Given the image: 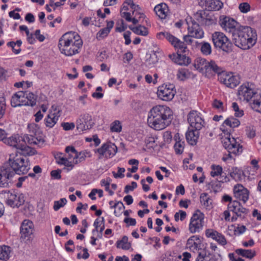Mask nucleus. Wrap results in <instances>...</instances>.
Masks as SVG:
<instances>
[{"label":"nucleus","mask_w":261,"mask_h":261,"mask_svg":"<svg viewBox=\"0 0 261 261\" xmlns=\"http://www.w3.org/2000/svg\"><path fill=\"white\" fill-rule=\"evenodd\" d=\"M173 119L172 110L167 106L158 105L149 112L147 123L155 130H162L168 126Z\"/></svg>","instance_id":"1"},{"label":"nucleus","mask_w":261,"mask_h":261,"mask_svg":"<svg viewBox=\"0 0 261 261\" xmlns=\"http://www.w3.org/2000/svg\"><path fill=\"white\" fill-rule=\"evenodd\" d=\"M83 45V41L79 35L74 32L64 34L59 39L58 46L62 54L72 56L79 53Z\"/></svg>","instance_id":"2"},{"label":"nucleus","mask_w":261,"mask_h":261,"mask_svg":"<svg viewBox=\"0 0 261 261\" xmlns=\"http://www.w3.org/2000/svg\"><path fill=\"white\" fill-rule=\"evenodd\" d=\"M232 38L236 46L247 49L255 44L257 35L251 27H240L232 34Z\"/></svg>","instance_id":"3"},{"label":"nucleus","mask_w":261,"mask_h":261,"mask_svg":"<svg viewBox=\"0 0 261 261\" xmlns=\"http://www.w3.org/2000/svg\"><path fill=\"white\" fill-rule=\"evenodd\" d=\"M35 140L39 142L42 141L41 138H34L29 136H20L18 134H14L12 136L7 138L4 140V143L11 146L15 147L18 149L24 151L28 155H32L35 154V150L27 145H32V144L36 143Z\"/></svg>","instance_id":"4"},{"label":"nucleus","mask_w":261,"mask_h":261,"mask_svg":"<svg viewBox=\"0 0 261 261\" xmlns=\"http://www.w3.org/2000/svg\"><path fill=\"white\" fill-rule=\"evenodd\" d=\"M14 175L24 174L28 173L30 169V163L29 159L26 156L16 155L13 159L9 160V163Z\"/></svg>","instance_id":"5"},{"label":"nucleus","mask_w":261,"mask_h":261,"mask_svg":"<svg viewBox=\"0 0 261 261\" xmlns=\"http://www.w3.org/2000/svg\"><path fill=\"white\" fill-rule=\"evenodd\" d=\"M222 143L224 147L227 150L228 154L222 158L224 161H227L229 158H232L231 154H238L242 152V147L240 144L237 142L236 139L233 137H230V134L224 138H222Z\"/></svg>","instance_id":"6"},{"label":"nucleus","mask_w":261,"mask_h":261,"mask_svg":"<svg viewBox=\"0 0 261 261\" xmlns=\"http://www.w3.org/2000/svg\"><path fill=\"white\" fill-rule=\"evenodd\" d=\"M212 39L215 48L226 53L232 50L233 44L224 33L215 32L212 35Z\"/></svg>","instance_id":"7"},{"label":"nucleus","mask_w":261,"mask_h":261,"mask_svg":"<svg viewBox=\"0 0 261 261\" xmlns=\"http://www.w3.org/2000/svg\"><path fill=\"white\" fill-rule=\"evenodd\" d=\"M157 37L161 39L166 38L177 50V53H185L188 51L187 46L185 42L180 41L168 32H160L157 34Z\"/></svg>","instance_id":"8"},{"label":"nucleus","mask_w":261,"mask_h":261,"mask_svg":"<svg viewBox=\"0 0 261 261\" xmlns=\"http://www.w3.org/2000/svg\"><path fill=\"white\" fill-rule=\"evenodd\" d=\"M14 176V171H12L9 164L0 167V187H9Z\"/></svg>","instance_id":"9"},{"label":"nucleus","mask_w":261,"mask_h":261,"mask_svg":"<svg viewBox=\"0 0 261 261\" xmlns=\"http://www.w3.org/2000/svg\"><path fill=\"white\" fill-rule=\"evenodd\" d=\"M175 93L174 85L170 83L159 86L157 92L158 97L164 101L172 100Z\"/></svg>","instance_id":"10"},{"label":"nucleus","mask_w":261,"mask_h":261,"mask_svg":"<svg viewBox=\"0 0 261 261\" xmlns=\"http://www.w3.org/2000/svg\"><path fill=\"white\" fill-rule=\"evenodd\" d=\"M1 195L4 196V198H7L6 203L13 207H18L23 204L25 201L24 197L22 194L16 195V194L10 193L9 191L7 192L5 191L2 192Z\"/></svg>","instance_id":"11"},{"label":"nucleus","mask_w":261,"mask_h":261,"mask_svg":"<svg viewBox=\"0 0 261 261\" xmlns=\"http://www.w3.org/2000/svg\"><path fill=\"white\" fill-rule=\"evenodd\" d=\"M203 219L204 215L199 211L193 215L189 225V230L191 233L200 231L203 225Z\"/></svg>","instance_id":"12"},{"label":"nucleus","mask_w":261,"mask_h":261,"mask_svg":"<svg viewBox=\"0 0 261 261\" xmlns=\"http://www.w3.org/2000/svg\"><path fill=\"white\" fill-rule=\"evenodd\" d=\"M219 23L223 30L231 34L238 28L239 24L237 21L225 15L220 16Z\"/></svg>","instance_id":"13"},{"label":"nucleus","mask_w":261,"mask_h":261,"mask_svg":"<svg viewBox=\"0 0 261 261\" xmlns=\"http://www.w3.org/2000/svg\"><path fill=\"white\" fill-rule=\"evenodd\" d=\"M186 20L188 25L189 33L195 38H202L204 36V32L200 27L199 24L192 17L187 18Z\"/></svg>","instance_id":"14"},{"label":"nucleus","mask_w":261,"mask_h":261,"mask_svg":"<svg viewBox=\"0 0 261 261\" xmlns=\"http://www.w3.org/2000/svg\"><path fill=\"white\" fill-rule=\"evenodd\" d=\"M76 128L80 132L92 128L94 123L92 121V116L88 114L85 113L81 115L79 118L76 120Z\"/></svg>","instance_id":"15"},{"label":"nucleus","mask_w":261,"mask_h":261,"mask_svg":"<svg viewBox=\"0 0 261 261\" xmlns=\"http://www.w3.org/2000/svg\"><path fill=\"white\" fill-rule=\"evenodd\" d=\"M188 121L191 127L200 130L204 124V120L201 118L200 114L196 111H191L188 115Z\"/></svg>","instance_id":"16"},{"label":"nucleus","mask_w":261,"mask_h":261,"mask_svg":"<svg viewBox=\"0 0 261 261\" xmlns=\"http://www.w3.org/2000/svg\"><path fill=\"white\" fill-rule=\"evenodd\" d=\"M219 80L226 87L230 88L236 87L240 83L239 77L232 73H222L219 75Z\"/></svg>","instance_id":"17"},{"label":"nucleus","mask_w":261,"mask_h":261,"mask_svg":"<svg viewBox=\"0 0 261 261\" xmlns=\"http://www.w3.org/2000/svg\"><path fill=\"white\" fill-rule=\"evenodd\" d=\"M117 151V146L110 142L103 144L101 147L97 149V152L100 155L99 158L104 156L107 158H111L114 156Z\"/></svg>","instance_id":"18"},{"label":"nucleus","mask_w":261,"mask_h":261,"mask_svg":"<svg viewBox=\"0 0 261 261\" xmlns=\"http://www.w3.org/2000/svg\"><path fill=\"white\" fill-rule=\"evenodd\" d=\"M257 93L249 86V83L241 86L238 90L239 98L240 100L249 101Z\"/></svg>","instance_id":"19"},{"label":"nucleus","mask_w":261,"mask_h":261,"mask_svg":"<svg viewBox=\"0 0 261 261\" xmlns=\"http://www.w3.org/2000/svg\"><path fill=\"white\" fill-rule=\"evenodd\" d=\"M228 210L233 212L237 216L242 218H245L248 212V210L243 207L240 202L236 200L228 204Z\"/></svg>","instance_id":"20"},{"label":"nucleus","mask_w":261,"mask_h":261,"mask_svg":"<svg viewBox=\"0 0 261 261\" xmlns=\"http://www.w3.org/2000/svg\"><path fill=\"white\" fill-rule=\"evenodd\" d=\"M28 128L29 130L30 134L25 135V136H29V137L39 139V138L42 139V141L39 142L38 140H35L36 143L32 144V145L43 144L44 142V140L42 135L41 130L39 126L35 123H32L28 125Z\"/></svg>","instance_id":"21"},{"label":"nucleus","mask_w":261,"mask_h":261,"mask_svg":"<svg viewBox=\"0 0 261 261\" xmlns=\"http://www.w3.org/2000/svg\"><path fill=\"white\" fill-rule=\"evenodd\" d=\"M34 230L33 223L29 220H24L21 223L20 228V233L21 238L25 239L27 238H29L33 234Z\"/></svg>","instance_id":"22"},{"label":"nucleus","mask_w":261,"mask_h":261,"mask_svg":"<svg viewBox=\"0 0 261 261\" xmlns=\"http://www.w3.org/2000/svg\"><path fill=\"white\" fill-rule=\"evenodd\" d=\"M233 193L234 196L244 203H246L248 199L249 191L241 184H237L234 187Z\"/></svg>","instance_id":"23"},{"label":"nucleus","mask_w":261,"mask_h":261,"mask_svg":"<svg viewBox=\"0 0 261 261\" xmlns=\"http://www.w3.org/2000/svg\"><path fill=\"white\" fill-rule=\"evenodd\" d=\"M25 96V94L23 91H18L15 93L11 98V106L13 107L26 106Z\"/></svg>","instance_id":"24"},{"label":"nucleus","mask_w":261,"mask_h":261,"mask_svg":"<svg viewBox=\"0 0 261 261\" xmlns=\"http://www.w3.org/2000/svg\"><path fill=\"white\" fill-rule=\"evenodd\" d=\"M169 57L174 63L180 65H188L191 62L190 58L179 53L169 55Z\"/></svg>","instance_id":"25"},{"label":"nucleus","mask_w":261,"mask_h":261,"mask_svg":"<svg viewBox=\"0 0 261 261\" xmlns=\"http://www.w3.org/2000/svg\"><path fill=\"white\" fill-rule=\"evenodd\" d=\"M221 72V68L218 66L215 61L212 60L210 62L207 61L205 71L204 72L205 74V76L213 75L214 73L220 74L222 73Z\"/></svg>","instance_id":"26"},{"label":"nucleus","mask_w":261,"mask_h":261,"mask_svg":"<svg viewBox=\"0 0 261 261\" xmlns=\"http://www.w3.org/2000/svg\"><path fill=\"white\" fill-rule=\"evenodd\" d=\"M201 1L204 2L205 9L208 11L219 10L223 5L220 0H201Z\"/></svg>","instance_id":"27"},{"label":"nucleus","mask_w":261,"mask_h":261,"mask_svg":"<svg viewBox=\"0 0 261 261\" xmlns=\"http://www.w3.org/2000/svg\"><path fill=\"white\" fill-rule=\"evenodd\" d=\"M65 151L66 153L71 152L74 154V160L73 161V164H77L81 163L85 160L86 157V154L82 152H78L73 146H67L65 148Z\"/></svg>","instance_id":"28"},{"label":"nucleus","mask_w":261,"mask_h":261,"mask_svg":"<svg viewBox=\"0 0 261 261\" xmlns=\"http://www.w3.org/2000/svg\"><path fill=\"white\" fill-rule=\"evenodd\" d=\"M154 11L156 15L162 19L166 18L169 13V10L166 4L161 3L155 6Z\"/></svg>","instance_id":"29"},{"label":"nucleus","mask_w":261,"mask_h":261,"mask_svg":"<svg viewBox=\"0 0 261 261\" xmlns=\"http://www.w3.org/2000/svg\"><path fill=\"white\" fill-rule=\"evenodd\" d=\"M199 130L193 129H190L187 131L186 134V138L187 142L191 145H195L196 144L198 139L199 138Z\"/></svg>","instance_id":"30"},{"label":"nucleus","mask_w":261,"mask_h":261,"mask_svg":"<svg viewBox=\"0 0 261 261\" xmlns=\"http://www.w3.org/2000/svg\"><path fill=\"white\" fill-rule=\"evenodd\" d=\"M114 21H110L107 22V27L101 29L96 35L97 39L100 40L108 36L110 33L111 29L113 28L114 25Z\"/></svg>","instance_id":"31"},{"label":"nucleus","mask_w":261,"mask_h":261,"mask_svg":"<svg viewBox=\"0 0 261 261\" xmlns=\"http://www.w3.org/2000/svg\"><path fill=\"white\" fill-rule=\"evenodd\" d=\"M235 252L239 255L249 259H252L256 254L255 251L251 249H237Z\"/></svg>","instance_id":"32"},{"label":"nucleus","mask_w":261,"mask_h":261,"mask_svg":"<svg viewBox=\"0 0 261 261\" xmlns=\"http://www.w3.org/2000/svg\"><path fill=\"white\" fill-rule=\"evenodd\" d=\"M195 261H217V260L214 255H211L210 253L207 254L205 251H202L198 252Z\"/></svg>","instance_id":"33"},{"label":"nucleus","mask_w":261,"mask_h":261,"mask_svg":"<svg viewBox=\"0 0 261 261\" xmlns=\"http://www.w3.org/2000/svg\"><path fill=\"white\" fill-rule=\"evenodd\" d=\"M208 12V11L207 10L198 11L194 15V20H196L198 23H200L201 25H203Z\"/></svg>","instance_id":"34"},{"label":"nucleus","mask_w":261,"mask_h":261,"mask_svg":"<svg viewBox=\"0 0 261 261\" xmlns=\"http://www.w3.org/2000/svg\"><path fill=\"white\" fill-rule=\"evenodd\" d=\"M174 138L176 141L174 146L175 151L177 154H181L184 151L185 143L180 140L179 134H176Z\"/></svg>","instance_id":"35"},{"label":"nucleus","mask_w":261,"mask_h":261,"mask_svg":"<svg viewBox=\"0 0 261 261\" xmlns=\"http://www.w3.org/2000/svg\"><path fill=\"white\" fill-rule=\"evenodd\" d=\"M253 98V102L250 104V106L253 110L261 113V95L256 94Z\"/></svg>","instance_id":"36"},{"label":"nucleus","mask_w":261,"mask_h":261,"mask_svg":"<svg viewBox=\"0 0 261 261\" xmlns=\"http://www.w3.org/2000/svg\"><path fill=\"white\" fill-rule=\"evenodd\" d=\"M207 62V61L205 59L198 58L195 60L194 66L196 69L204 73Z\"/></svg>","instance_id":"37"},{"label":"nucleus","mask_w":261,"mask_h":261,"mask_svg":"<svg viewBox=\"0 0 261 261\" xmlns=\"http://www.w3.org/2000/svg\"><path fill=\"white\" fill-rule=\"evenodd\" d=\"M127 236H123L121 240L116 243L117 247L123 250H128L131 247V243L128 242Z\"/></svg>","instance_id":"38"},{"label":"nucleus","mask_w":261,"mask_h":261,"mask_svg":"<svg viewBox=\"0 0 261 261\" xmlns=\"http://www.w3.org/2000/svg\"><path fill=\"white\" fill-rule=\"evenodd\" d=\"M24 92L25 94L24 99H25V102L27 103L26 106H31L32 107L35 106L36 104L37 96L32 92Z\"/></svg>","instance_id":"39"},{"label":"nucleus","mask_w":261,"mask_h":261,"mask_svg":"<svg viewBox=\"0 0 261 261\" xmlns=\"http://www.w3.org/2000/svg\"><path fill=\"white\" fill-rule=\"evenodd\" d=\"M10 247L8 246H0V259L7 261L10 258Z\"/></svg>","instance_id":"40"},{"label":"nucleus","mask_w":261,"mask_h":261,"mask_svg":"<svg viewBox=\"0 0 261 261\" xmlns=\"http://www.w3.org/2000/svg\"><path fill=\"white\" fill-rule=\"evenodd\" d=\"M58 120V117L55 113L48 114L45 119V125L47 127H53L57 123Z\"/></svg>","instance_id":"41"},{"label":"nucleus","mask_w":261,"mask_h":261,"mask_svg":"<svg viewBox=\"0 0 261 261\" xmlns=\"http://www.w3.org/2000/svg\"><path fill=\"white\" fill-rule=\"evenodd\" d=\"M240 124V121L238 119L232 117L227 118L223 122L224 125L228 126L231 128L238 127Z\"/></svg>","instance_id":"42"},{"label":"nucleus","mask_w":261,"mask_h":261,"mask_svg":"<svg viewBox=\"0 0 261 261\" xmlns=\"http://www.w3.org/2000/svg\"><path fill=\"white\" fill-rule=\"evenodd\" d=\"M121 15L122 17L124 18L127 21L132 22L134 24H136L138 23L139 19V16L137 17V13L135 14V16L133 17H131V14L129 12H121Z\"/></svg>","instance_id":"43"},{"label":"nucleus","mask_w":261,"mask_h":261,"mask_svg":"<svg viewBox=\"0 0 261 261\" xmlns=\"http://www.w3.org/2000/svg\"><path fill=\"white\" fill-rule=\"evenodd\" d=\"M21 44L22 41L20 40H18L16 42L13 41L9 42L7 43V45L12 47L14 53L18 54L21 51L20 46Z\"/></svg>","instance_id":"44"},{"label":"nucleus","mask_w":261,"mask_h":261,"mask_svg":"<svg viewBox=\"0 0 261 261\" xmlns=\"http://www.w3.org/2000/svg\"><path fill=\"white\" fill-rule=\"evenodd\" d=\"M217 23V20L212 12H208L203 25H212Z\"/></svg>","instance_id":"45"},{"label":"nucleus","mask_w":261,"mask_h":261,"mask_svg":"<svg viewBox=\"0 0 261 261\" xmlns=\"http://www.w3.org/2000/svg\"><path fill=\"white\" fill-rule=\"evenodd\" d=\"M201 45V53L206 56H208L212 53V47L211 44L206 42H202L200 43Z\"/></svg>","instance_id":"46"},{"label":"nucleus","mask_w":261,"mask_h":261,"mask_svg":"<svg viewBox=\"0 0 261 261\" xmlns=\"http://www.w3.org/2000/svg\"><path fill=\"white\" fill-rule=\"evenodd\" d=\"M200 202L202 205L206 207H210L212 204L211 200L208 197L207 193H202L200 197Z\"/></svg>","instance_id":"47"},{"label":"nucleus","mask_w":261,"mask_h":261,"mask_svg":"<svg viewBox=\"0 0 261 261\" xmlns=\"http://www.w3.org/2000/svg\"><path fill=\"white\" fill-rule=\"evenodd\" d=\"M133 32L136 34L142 36H146L148 34L147 29L141 25L136 27L135 28L133 29Z\"/></svg>","instance_id":"48"},{"label":"nucleus","mask_w":261,"mask_h":261,"mask_svg":"<svg viewBox=\"0 0 261 261\" xmlns=\"http://www.w3.org/2000/svg\"><path fill=\"white\" fill-rule=\"evenodd\" d=\"M242 171L237 167L232 168L230 173V176L236 181L240 180L241 179Z\"/></svg>","instance_id":"49"},{"label":"nucleus","mask_w":261,"mask_h":261,"mask_svg":"<svg viewBox=\"0 0 261 261\" xmlns=\"http://www.w3.org/2000/svg\"><path fill=\"white\" fill-rule=\"evenodd\" d=\"M110 130L112 132L120 133L122 130V125L119 120H115L111 124Z\"/></svg>","instance_id":"50"},{"label":"nucleus","mask_w":261,"mask_h":261,"mask_svg":"<svg viewBox=\"0 0 261 261\" xmlns=\"http://www.w3.org/2000/svg\"><path fill=\"white\" fill-rule=\"evenodd\" d=\"M158 62V59L155 53H153L146 60V64L148 66H151Z\"/></svg>","instance_id":"51"},{"label":"nucleus","mask_w":261,"mask_h":261,"mask_svg":"<svg viewBox=\"0 0 261 261\" xmlns=\"http://www.w3.org/2000/svg\"><path fill=\"white\" fill-rule=\"evenodd\" d=\"M211 168V175L213 177L221 175L222 173V168L219 165H213Z\"/></svg>","instance_id":"52"},{"label":"nucleus","mask_w":261,"mask_h":261,"mask_svg":"<svg viewBox=\"0 0 261 261\" xmlns=\"http://www.w3.org/2000/svg\"><path fill=\"white\" fill-rule=\"evenodd\" d=\"M67 203V200L65 198L60 199L58 201H55L54 204V209L57 211L61 207H63Z\"/></svg>","instance_id":"53"},{"label":"nucleus","mask_w":261,"mask_h":261,"mask_svg":"<svg viewBox=\"0 0 261 261\" xmlns=\"http://www.w3.org/2000/svg\"><path fill=\"white\" fill-rule=\"evenodd\" d=\"M117 207L118 211L115 210L114 211V214L116 216H119L121 213V210L125 208L123 203L121 201H118L114 204L113 206H112V208H116Z\"/></svg>","instance_id":"54"},{"label":"nucleus","mask_w":261,"mask_h":261,"mask_svg":"<svg viewBox=\"0 0 261 261\" xmlns=\"http://www.w3.org/2000/svg\"><path fill=\"white\" fill-rule=\"evenodd\" d=\"M6 107L5 98L4 97L0 96V119L2 118L5 114Z\"/></svg>","instance_id":"55"},{"label":"nucleus","mask_w":261,"mask_h":261,"mask_svg":"<svg viewBox=\"0 0 261 261\" xmlns=\"http://www.w3.org/2000/svg\"><path fill=\"white\" fill-rule=\"evenodd\" d=\"M232 108L235 112V116L238 117H241L244 115V111L239 109V106L237 102H234L232 103Z\"/></svg>","instance_id":"56"},{"label":"nucleus","mask_w":261,"mask_h":261,"mask_svg":"<svg viewBox=\"0 0 261 261\" xmlns=\"http://www.w3.org/2000/svg\"><path fill=\"white\" fill-rule=\"evenodd\" d=\"M177 76L179 80L184 81L188 78L189 75L187 70L185 69H181L178 70Z\"/></svg>","instance_id":"57"},{"label":"nucleus","mask_w":261,"mask_h":261,"mask_svg":"<svg viewBox=\"0 0 261 261\" xmlns=\"http://www.w3.org/2000/svg\"><path fill=\"white\" fill-rule=\"evenodd\" d=\"M125 170L124 168L118 167V172L115 173V172H113V175L115 178H123L124 177V174L123 173L125 172Z\"/></svg>","instance_id":"58"},{"label":"nucleus","mask_w":261,"mask_h":261,"mask_svg":"<svg viewBox=\"0 0 261 261\" xmlns=\"http://www.w3.org/2000/svg\"><path fill=\"white\" fill-rule=\"evenodd\" d=\"M205 234L207 237L212 238L213 239L216 240L217 238V237L219 235L220 233H218L216 231L207 229L206 230Z\"/></svg>","instance_id":"59"},{"label":"nucleus","mask_w":261,"mask_h":261,"mask_svg":"<svg viewBox=\"0 0 261 261\" xmlns=\"http://www.w3.org/2000/svg\"><path fill=\"white\" fill-rule=\"evenodd\" d=\"M239 8L241 12L247 13L250 10V6L247 3H243L240 4Z\"/></svg>","instance_id":"60"},{"label":"nucleus","mask_w":261,"mask_h":261,"mask_svg":"<svg viewBox=\"0 0 261 261\" xmlns=\"http://www.w3.org/2000/svg\"><path fill=\"white\" fill-rule=\"evenodd\" d=\"M61 126L65 130H72L75 127L74 123L63 122L61 123Z\"/></svg>","instance_id":"61"},{"label":"nucleus","mask_w":261,"mask_h":261,"mask_svg":"<svg viewBox=\"0 0 261 261\" xmlns=\"http://www.w3.org/2000/svg\"><path fill=\"white\" fill-rule=\"evenodd\" d=\"M246 132L247 137L250 138H252L255 136V130L253 127H247Z\"/></svg>","instance_id":"62"},{"label":"nucleus","mask_w":261,"mask_h":261,"mask_svg":"<svg viewBox=\"0 0 261 261\" xmlns=\"http://www.w3.org/2000/svg\"><path fill=\"white\" fill-rule=\"evenodd\" d=\"M223 105V103L221 101L217 99H215L213 102V106L215 108L220 109L222 111H224Z\"/></svg>","instance_id":"63"},{"label":"nucleus","mask_w":261,"mask_h":261,"mask_svg":"<svg viewBox=\"0 0 261 261\" xmlns=\"http://www.w3.org/2000/svg\"><path fill=\"white\" fill-rule=\"evenodd\" d=\"M124 222L126 224V226H135L136 224V221L135 219L129 217H126L124 219Z\"/></svg>","instance_id":"64"}]
</instances>
